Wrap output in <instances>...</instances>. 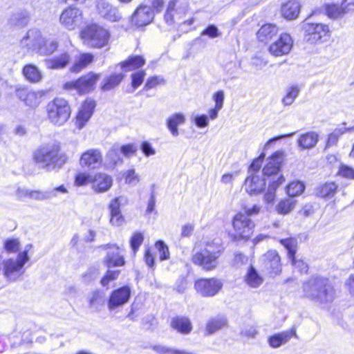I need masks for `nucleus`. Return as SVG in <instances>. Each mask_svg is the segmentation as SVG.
<instances>
[{
    "label": "nucleus",
    "instance_id": "obj_62",
    "mask_svg": "<svg viewBox=\"0 0 354 354\" xmlns=\"http://www.w3.org/2000/svg\"><path fill=\"white\" fill-rule=\"evenodd\" d=\"M136 147L134 144H128L120 147V153L126 157L133 156L136 152Z\"/></svg>",
    "mask_w": 354,
    "mask_h": 354
},
{
    "label": "nucleus",
    "instance_id": "obj_24",
    "mask_svg": "<svg viewBox=\"0 0 354 354\" xmlns=\"http://www.w3.org/2000/svg\"><path fill=\"white\" fill-rule=\"evenodd\" d=\"M112 184L111 176L106 174L97 173L93 176L92 188L97 193L107 192L111 187Z\"/></svg>",
    "mask_w": 354,
    "mask_h": 354
},
{
    "label": "nucleus",
    "instance_id": "obj_11",
    "mask_svg": "<svg viewBox=\"0 0 354 354\" xmlns=\"http://www.w3.org/2000/svg\"><path fill=\"white\" fill-rule=\"evenodd\" d=\"M45 41L39 30L32 28L28 30L20 41L21 47L28 53H39L41 46Z\"/></svg>",
    "mask_w": 354,
    "mask_h": 354
},
{
    "label": "nucleus",
    "instance_id": "obj_2",
    "mask_svg": "<svg viewBox=\"0 0 354 354\" xmlns=\"http://www.w3.org/2000/svg\"><path fill=\"white\" fill-rule=\"evenodd\" d=\"M34 161L46 171L60 168L66 162L65 157L60 153L59 145L48 143L38 147L33 153Z\"/></svg>",
    "mask_w": 354,
    "mask_h": 354
},
{
    "label": "nucleus",
    "instance_id": "obj_45",
    "mask_svg": "<svg viewBox=\"0 0 354 354\" xmlns=\"http://www.w3.org/2000/svg\"><path fill=\"white\" fill-rule=\"evenodd\" d=\"M69 62V55L64 53L59 57L50 59L47 62L48 67L51 68H64Z\"/></svg>",
    "mask_w": 354,
    "mask_h": 354
},
{
    "label": "nucleus",
    "instance_id": "obj_40",
    "mask_svg": "<svg viewBox=\"0 0 354 354\" xmlns=\"http://www.w3.org/2000/svg\"><path fill=\"white\" fill-rule=\"evenodd\" d=\"M104 295L101 291H94L89 296V308L94 310H101L104 305Z\"/></svg>",
    "mask_w": 354,
    "mask_h": 354
},
{
    "label": "nucleus",
    "instance_id": "obj_51",
    "mask_svg": "<svg viewBox=\"0 0 354 354\" xmlns=\"http://www.w3.org/2000/svg\"><path fill=\"white\" fill-rule=\"evenodd\" d=\"M124 178L126 183L131 185H137L140 180V176L136 174L134 169L127 170L124 174Z\"/></svg>",
    "mask_w": 354,
    "mask_h": 354
},
{
    "label": "nucleus",
    "instance_id": "obj_38",
    "mask_svg": "<svg viewBox=\"0 0 354 354\" xmlns=\"http://www.w3.org/2000/svg\"><path fill=\"white\" fill-rule=\"evenodd\" d=\"M285 181V178L283 176H280L276 180L270 182L268 185V191L264 196V200L268 203H272L275 199V191Z\"/></svg>",
    "mask_w": 354,
    "mask_h": 354
},
{
    "label": "nucleus",
    "instance_id": "obj_9",
    "mask_svg": "<svg viewBox=\"0 0 354 354\" xmlns=\"http://www.w3.org/2000/svg\"><path fill=\"white\" fill-rule=\"evenodd\" d=\"M82 11L76 7L69 6L64 9L59 16V23L68 30H75L82 23Z\"/></svg>",
    "mask_w": 354,
    "mask_h": 354
},
{
    "label": "nucleus",
    "instance_id": "obj_17",
    "mask_svg": "<svg viewBox=\"0 0 354 354\" xmlns=\"http://www.w3.org/2000/svg\"><path fill=\"white\" fill-rule=\"evenodd\" d=\"M96 10L102 18L111 22H117L122 19V15L118 9L106 0H97Z\"/></svg>",
    "mask_w": 354,
    "mask_h": 354
},
{
    "label": "nucleus",
    "instance_id": "obj_31",
    "mask_svg": "<svg viewBox=\"0 0 354 354\" xmlns=\"http://www.w3.org/2000/svg\"><path fill=\"white\" fill-rule=\"evenodd\" d=\"M227 324V320L224 316H217L210 319L205 327V334L212 335L216 331L225 327Z\"/></svg>",
    "mask_w": 354,
    "mask_h": 354
},
{
    "label": "nucleus",
    "instance_id": "obj_64",
    "mask_svg": "<svg viewBox=\"0 0 354 354\" xmlns=\"http://www.w3.org/2000/svg\"><path fill=\"white\" fill-rule=\"evenodd\" d=\"M202 35H207L210 38H215L220 36L217 27L214 25L208 26L201 33Z\"/></svg>",
    "mask_w": 354,
    "mask_h": 354
},
{
    "label": "nucleus",
    "instance_id": "obj_60",
    "mask_svg": "<svg viewBox=\"0 0 354 354\" xmlns=\"http://www.w3.org/2000/svg\"><path fill=\"white\" fill-rule=\"evenodd\" d=\"M164 83V80L161 77L159 76H153L147 79V82L145 85V89L149 90L157 85L161 84Z\"/></svg>",
    "mask_w": 354,
    "mask_h": 354
},
{
    "label": "nucleus",
    "instance_id": "obj_44",
    "mask_svg": "<svg viewBox=\"0 0 354 354\" xmlns=\"http://www.w3.org/2000/svg\"><path fill=\"white\" fill-rule=\"evenodd\" d=\"M296 202L293 198L282 200L276 206V210L280 214H287L295 208Z\"/></svg>",
    "mask_w": 354,
    "mask_h": 354
},
{
    "label": "nucleus",
    "instance_id": "obj_1",
    "mask_svg": "<svg viewBox=\"0 0 354 354\" xmlns=\"http://www.w3.org/2000/svg\"><path fill=\"white\" fill-rule=\"evenodd\" d=\"M304 296L323 307L330 304L335 298V290L326 278L313 277L303 283Z\"/></svg>",
    "mask_w": 354,
    "mask_h": 354
},
{
    "label": "nucleus",
    "instance_id": "obj_26",
    "mask_svg": "<svg viewBox=\"0 0 354 354\" xmlns=\"http://www.w3.org/2000/svg\"><path fill=\"white\" fill-rule=\"evenodd\" d=\"M185 122V116L182 113H176L171 115L166 120L167 127L174 137L179 135L178 127Z\"/></svg>",
    "mask_w": 354,
    "mask_h": 354
},
{
    "label": "nucleus",
    "instance_id": "obj_29",
    "mask_svg": "<svg viewBox=\"0 0 354 354\" xmlns=\"http://www.w3.org/2000/svg\"><path fill=\"white\" fill-rule=\"evenodd\" d=\"M319 135L315 131H308L301 134L298 138V145L302 149H311L316 146Z\"/></svg>",
    "mask_w": 354,
    "mask_h": 354
},
{
    "label": "nucleus",
    "instance_id": "obj_28",
    "mask_svg": "<svg viewBox=\"0 0 354 354\" xmlns=\"http://www.w3.org/2000/svg\"><path fill=\"white\" fill-rule=\"evenodd\" d=\"M171 326L173 329L181 334H189L192 330V324L189 318L185 317H176L171 319Z\"/></svg>",
    "mask_w": 354,
    "mask_h": 354
},
{
    "label": "nucleus",
    "instance_id": "obj_35",
    "mask_svg": "<svg viewBox=\"0 0 354 354\" xmlns=\"http://www.w3.org/2000/svg\"><path fill=\"white\" fill-rule=\"evenodd\" d=\"M93 60V55L91 53H82L77 58L75 63L71 68V71L78 73L86 67Z\"/></svg>",
    "mask_w": 354,
    "mask_h": 354
},
{
    "label": "nucleus",
    "instance_id": "obj_16",
    "mask_svg": "<svg viewBox=\"0 0 354 354\" xmlns=\"http://www.w3.org/2000/svg\"><path fill=\"white\" fill-rule=\"evenodd\" d=\"M102 162V152L97 149H88L82 154L80 160V165L90 170L100 168Z\"/></svg>",
    "mask_w": 354,
    "mask_h": 354
},
{
    "label": "nucleus",
    "instance_id": "obj_63",
    "mask_svg": "<svg viewBox=\"0 0 354 354\" xmlns=\"http://www.w3.org/2000/svg\"><path fill=\"white\" fill-rule=\"evenodd\" d=\"M194 122L199 128H205L209 125V117L207 115L202 114L196 115Z\"/></svg>",
    "mask_w": 354,
    "mask_h": 354
},
{
    "label": "nucleus",
    "instance_id": "obj_54",
    "mask_svg": "<svg viewBox=\"0 0 354 354\" xmlns=\"http://www.w3.org/2000/svg\"><path fill=\"white\" fill-rule=\"evenodd\" d=\"M346 133L345 129H335L329 136L327 140L326 147H329L330 146L335 145L337 144L339 138Z\"/></svg>",
    "mask_w": 354,
    "mask_h": 354
},
{
    "label": "nucleus",
    "instance_id": "obj_6",
    "mask_svg": "<svg viewBox=\"0 0 354 354\" xmlns=\"http://www.w3.org/2000/svg\"><path fill=\"white\" fill-rule=\"evenodd\" d=\"M27 251L18 254L16 259H8L3 261V274L10 281L17 280L24 274L23 267L28 261Z\"/></svg>",
    "mask_w": 354,
    "mask_h": 354
},
{
    "label": "nucleus",
    "instance_id": "obj_25",
    "mask_svg": "<svg viewBox=\"0 0 354 354\" xmlns=\"http://www.w3.org/2000/svg\"><path fill=\"white\" fill-rule=\"evenodd\" d=\"M292 336H296V330L295 328L276 333L270 336L268 340V344L272 348H277L289 342Z\"/></svg>",
    "mask_w": 354,
    "mask_h": 354
},
{
    "label": "nucleus",
    "instance_id": "obj_15",
    "mask_svg": "<svg viewBox=\"0 0 354 354\" xmlns=\"http://www.w3.org/2000/svg\"><path fill=\"white\" fill-rule=\"evenodd\" d=\"M283 161V153L277 151L273 153L268 159L262 171V176L271 178V181L276 180L281 174L279 175L281 164Z\"/></svg>",
    "mask_w": 354,
    "mask_h": 354
},
{
    "label": "nucleus",
    "instance_id": "obj_18",
    "mask_svg": "<svg viewBox=\"0 0 354 354\" xmlns=\"http://www.w3.org/2000/svg\"><path fill=\"white\" fill-rule=\"evenodd\" d=\"M292 47V40L290 35L281 34L279 38L269 47L270 53L275 57H280L290 53Z\"/></svg>",
    "mask_w": 354,
    "mask_h": 354
},
{
    "label": "nucleus",
    "instance_id": "obj_32",
    "mask_svg": "<svg viewBox=\"0 0 354 354\" xmlns=\"http://www.w3.org/2000/svg\"><path fill=\"white\" fill-rule=\"evenodd\" d=\"M22 73L26 80L32 83H37L42 79L41 71L32 64L25 65L22 69Z\"/></svg>",
    "mask_w": 354,
    "mask_h": 354
},
{
    "label": "nucleus",
    "instance_id": "obj_27",
    "mask_svg": "<svg viewBox=\"0 0 354 354\" xmlns=\"http://www.w3.org/2000/svg\"><path fill=\"white\" fill-rule=\"evenodd\" d=\"M281 11L284 18L288 20L295 19L299 14V3L296 0L288 1L282 5Z\"/></svg>",
    "mask_w": 354,
    "mask_h": 354
},
{
    "label": "nucleus",
    "instance_id": "obj_52",
    "mask_svg": "<svg viewBox=\"0 0 354 354\" xmlns=\"http://www.w3.org/2000/svg\"><path fill=\"white\" fill-rule=\"evenodd\" d=\"M53 196H55V194H53V192L30 190L29 198L35 200L43 201L52 198Z\"/></svg>",
    "mask_w": 354,
    "mask_h": 354
},
{
    "label": "nucleus",
    "instance_id": "obj_8",
    "mask_svg": "<svg viewBox=\"0 0 354 354\" xmlns=\"http://www.w3.org/2000/svg\"><path fill=\"white\" fill-rule=\"evenodd\" d=\"M305 39L310 44L323 42L328 35L329 27L320 23L305 22L302 26Z\"/></svg>",
    "mask_w": 354,
    "mask_h": 354
},
{
    "label": "nucleus",
    "instance_id": "obj_56",
    "mask_svg": "<svg viewBox=\"0 0 354 354\" xmlns=\"http://www.w3.org/2000/svg\"><path fill=\"white\" fill-rule=\"evenodd\" d=\"M120 270H107L106 274L102 278L100 283L102 286H106L111 281L118 279Z\"/></svg>",
    "mask_w": 354,
    "mask_h": 354
},
{
    "label": "nucleus",
    "instance_id": "obj_41",
    "mask_svg": "<svg viewBox=\"0 0 354 354\" xmlns=\"http://www.w3.org/2000/svg\"><path fill=\"white\" fill-rule=\"evenodd\" d=\"M30 20V13L26 10H19L14 13L10 19L12 24L24 26L28 24Z\"/></svg>",
    "mask_w": 354,
    "mask_h": 354
},
{
    "label": "nucleus",
    "instance_id": "obj_7",
    "mask_svg": "<svg viewBox=\"0 0 354 354\" xmlns=\"http://www.w3.org/2000/svg\"><path fill=\"white\" fill-rule=\"evenodd\" d=\"M234 232L232 236L235 240L248 239L254 226V223L243 213L236 214L232 221Z\"/></svg>",
    "mask_w": 354,
    "mask_h": 354
},
{
    "label": "nucleus",
    "instance_id": "obj_14",
    "mask_svg": "<svg viewBox=\"0 0 354 354\" xmlns=\"http://www.w3.org/2000/svg\"><path fill=\"white\" fill-rule=\"evenodd\" d=\"M131 297V289L125 286L113 290L108 300V308L114 311L127 304Z\"/></svg>",
    "mask_w": 354,
    "mask_h": 354
},
{
    "label": "nucleus",
    "instance_id": "obj_47",
    "mask_svg": "<svg viewBox=\"0 0 354 354\" xmlns=\"http://www.w3.org/2000/svg\"><path fill=\"white\" fill-rule=\"evenodd\" d=\"M286 189L288 195L290 197H294L303 193L305 185L302 182L296 180L289 183Z\"/></svg>",
    "mask_w": 354,
    "mask_h": 354
},
{
    "label": "nucleus",
    "instance_id": "obj_57",
    "mask_svg": "<svg viewBox=\"0 0 354 354\" xmlns=\"http://www.w3.org/2000/svg\"><path fill=\"white\" fill-rule=\"evenodd\" d=\"M127 202V199L124 196H119L111 201L109 205L111 213H120V206Z\"/></svg>",
    "mask_w": 354,
    "mask_h": 354
},
{
    "label": "nucleus",
    "instance_id": "obj_4",
    "mask_svg": "<svg viewBox=\"0 0 354 354\" xmlns=\"http://www.w3.org/2000/svg\"><path fill=\"white\" fill-rule=\"evenodd\" d=\"M110 36L108 30L95 24L86 26L80 32V37L83 43L95 48H102L107 46Z\"/></svg>",
    "mask_w": 354,
    "mask_h": 354
},
{
    "label": "nucleus",
    "instance_id": "obj_12",
    "mask_svg": "<svg viewBox=\"0 0 354 354\" xmlns=\"http://www.w3.org/2000/svg\"><path fill=\"white\" fill-rule=\"evenodd\" d=\"M221 280L216 278L201 279L196 281L194 288L202 297H209L216 295L222 288Z\"/></svg>",
    "mask_w": 354,
    "mask_h": 354
},
{
    "label": "nucleus",
    "instance_id": "obj_43",
    "mask_svg": "<svg viewBox=\"0 0 354 354\" xmlns=\"http://www.w3.org/2000/svg\"><path fill=\"white\" fill-rule=\"evenodd\" d=\"M300 88L297 85H292L287 88L286 94L282 99V104L284 106L291 105L298 97Z\"/></svg>",
    "mask_w": 354,
    "mask_h": 354
},
{
    "label": "nucleus",
    "instance_id": "obj_21",
    "mask_svg": "<svg viewBox=\"0 0 354 354\" xmlns=\"http://www.w3.org/2000/svg\"><path fill=\"white\" fill-rule=\"evenodd\" d=\"M266 188V179L259 172L251 174L245 180V189L250 195H257Z\"/></svg>",
    "mask_w": 354,
    "mask_h": 354
},
{
    "label": "nucleus",
    "instance_id": "obj_3",
    "mask_svg": "<svg viewBox=\"0 0 354 354\" xmlns=\"http://www.w3.org/2000/svg\"><path fill=\"white\" fill-rule=\"evenodd\" d=\"M224 248L218 241H207L205 247L196 252L192 257V262L203 270L209 271L215 269L218 264V258L223 254Z\"/></svg>",
    "mask_w": 354,
    "mask_h": 354
},
{
    "label": "nucleus",
    "instance_id": "obj_37",
    "mask_svg": "<svg viewBox=\"0 0 354 354\" xmlns=\"http://www.w3.org/2000/svg\"><path fill=\"white\" fill-rule=\"evenodd\" d=\"M263 278L259 275L255 268L250 266L245 276V282L251 288H258L263 283Z\"/></svg>",
    "mask_w": 354,
    "mask_h": 354
},
{
    "label": "nucleus",
    "instance_id": "obj_58",
    "mask_svg": "<svg viewBox=\"0 0 354 354\" xmlns=\"http://www.w3.org/2000/svg\"><path fill=\"white\" fill-rule=\"evenodd\" d=\"M338 174L343 178L354 180V169L346 165H341Z\"/></svg>",
    "mask_w": 354,
    "mask_h": 354
},
{
    "label": "nucleus",
    "instance_id": "obj_5",
    "mask_svg": "<svg viewBox=\"0 0 354 354\" xmlns=\"http://www.w3.org/2000/svg\"><path fill=\"white\" fill-rule=\"evenodd\" d=\"M47 118L53 125L61 127L69 119L71 110L68 102L62 97H55L46 105Z\"/></svg>",
    "mask_w": 354,
    "mask_h": 354
},
{
    "label": "nucleus",
    "instance_id": "obj_42",
    "mask_svg": "<svg viewBox=\"0 0 354 354\" xmlns=\"http://www.w3.org/2000/svg\"><path fill=\"white\" fill-rule=\"evenodd\" d=\"M337 189V185L335 183H326L317 187L316 194L323 198H330L335 195Z\"/></svg>",
    "mask_w": 354,
    "mask_h": 354
},
{
    "label": "nucleus",
    "instance_id": "obj_33",
    "mask_svg": "<svg viewBox=\"0 0 354 354\" xmlns=\"http://www.w3.org/2000/svg\"><path fill=\"white\" fill-rule=\"evenodd\" d=\"M265 261L267 268L271 269L273 273L280 272V257L275 250H270L265 254Z\"/></svg>",
    "mask_w": 354,
    "mask_h": 354
},
{
    "label": "nucleus",
    "instance_id": "obj_13",
    "mask_svg": "<svg viewBox=\"0 0 354 354\" xmlns=\"http://www.w3.org/2000/svg\"><path fill=\"white\" fill-rule=\"evenodd\" d=\"M106 250V254L104 258V264L109 268L112 267L122 266L125 261L122 253V249L115 244H106L102 246Z\"/></svg>",
    "mask_w": 354,
    "mask_h": 354
},
{
    "label": "nucleus",
    "instance_id": "obj_48",
    "mask_svg": "<svg viewBox=\"0 0 354 354\" xmlns=\"http://www.w3.org/2000/svg\"><path fill=\"white\" fill-rule=\"evenodd\" d=\"M58 44L56 41L45 39V41L41 44L39 53L41 55H50L56 50Z\"/></svg>",
    "mask_w": 354,
    "mask_h": 354
},
{
    "label": "nucleus",
    "instance_id": "obj_59",
    "mask_svg": "<svg viewBox=\"0 0 354 354\" xmlns=\"http://www.w3.org/2000/svg\"><path fill=\"white\" fill-rule=\"evenodd\" d=\"M145 75H146V73L144 71H139L134 73L131 75V79H132L131 84H132V86L133 87V88L136 89L142 84Z\"/></svg>",
    "mask_w": 354,
    "mask_h": 354
},
{
    "label": "nucleus",
    "instance_id": "obj_36",
    "mask_svg": "<svg viewBox=\"0 0 354 354\" xmlns=\"http://www.w3.org/2000/svg\"><path fill=\"white\" fill-rule=\"evenodd\" d=\"M124 78L122 73L113 74L105 77L101 83V89L104 91H110L118 86Z\"/></svg>",
    "mask_w": 354,
    "mask_h": 354
},
{
    "label": "nucleus",
    "instance_id": "obj_22",
    "mask_svg": "<svg viewBox=\"0 0 354 354\" xmlns=\"http://www.w3.org/2000/svg\"><path fill=\"white\" fill-rule=\"evenodd\" d=\"M281 244L284 246L288 250V255L289 259L292 261V264L297 268L298 270L303 273L307 272L308 271V265L302 260L296 261L295 258V254L296 252V244L297 241L293 238H288L280 240Z\"/></svg>",
    "mask_w": 354,
    "mask_h": 354
},
{
    "label": "nucleus",
    "instance_id": "obj_34",
    "mask_svg": "<svg viewBox=\"0 0 354 354\" xmlns=\"http://www.w3.org/2000/svg\"><path fill=\"white\" fill-rule=\"evenodd\" d=\"M145 59L139 55L131 56L124 62H121L120 66L124 71H133L144 66Z\"/></svg>",
    "mask_w": 354,
    "mask_h": 354
},
{
    "label": "nucleus",
    "instance_id": "obj_19",
    "mask_svg": "<svg viewBox=\"0 0 354 354\" xmlns=\"http://www.w3.org/2000/svg\"><path fill=\"white\" fill-rule=\"evenodd\" d=\"M154 12L151 7L146 5H140L131 16V23L138 26H145L152 22Z\"/></svg>",
    "mask_w": 354,
    "mask_h": 354
},
{
    "label": "nucleus",
    "instance_id": "obj_20",
    "mask_svg": "<svg viewBox=\"0 0 354 354\" xmlns=\"http://www.w3.org/2000/svg\"><path fill=\"white\" fill-rule=\"evenodd\" d=\"M16 95L17 97L21 101L24 102L26 106L30 108H36L41 102L44 92L40 91H35L29 90L26 88H18L16 91Z\"/></svg>",
    "mask_w": 354,
    "mask_h": 354
},
{
    "label": "nucleus",
    "instance_id": "obj_50",
    "mask_svg": "<svg viewBox=\"0 0 354 354\" xmlns=\"http://www.w3.org/2000/svg\"><path fill=\"white\" fill-rule=\"evenodd\" d=\"M93 176L88 173L81 172L78 173L75 176V185L76 186H84L89 183L92 184Z\"/></svg>",
    "mask_w": 354,
    "mask_h": 354
},
{
    "label": "nucleus",
    "instance_id": "obj_53",
    "mask_svg": "<svg viewBox=\"0 0 354 354\" xmlns=\"http://www.w3.org/2000/svg\"><path fill=\"white\" fill-rule=\"evenodd\" d=\"M156 248L158 251L160 261L167 260L169 258V251L167 245L162 241H158L156 243Z\"/></svg>",
    "mask_w": 354,
    "mask_h": 354
},
{
    "label": "nucleus",
    "instance_id": "obj_46",
    "mask_svg": "<svg viewBox=\"0 0 354 354\" xmlns=\"http://www.w3.org/2000/svg\"><path fill=\"white\" fill-rule=\"evenodd\" d=\"M176 5V1L171 0L169 3L166 14L165 15V19L169 25L178 22L177 21L178 19V12L175 10Z\"/></svg>",
    "mask_w": 354,
    "mask_h": 354
},
{
    "label": "nucleus",
    "instance_id": "obj_30",
    "mask_svg": "<svg viewBox=\"0 0 354 354\" xmlns=\"http://www.w3.org/2000/svg\"><path fill=\"white\" fill-rule=\"evenodd\" d=\"M278 33L276 25L267 24L262 26L257 32V38L261 42H268Z\"/></svg>",
    "mask_w": 354,
    "mask_h": 354
},
{
    "label": "nucleus",
    "instance_id": "obj_55",
    "mask_svg": "<svg viewBox=\"0 0 354 354\" xmlns=\"http://www.w3.org/2000/svg\"><path fill=\"white\" fill-rule=\"evenodd\" d=\"M144 240L143 234L140 232H136L130 239V245L133 253L136 254Z\"/></svg>",
    "mask_w": 354,
    "mask_h": 354
},
{
    "label": "nucleus",
    "instance_id": "obj_10",
    "mask_svg": "<svg viewBox=\"0 0 354 354\" xmlns=\"http://www.w3.org/2000/svg\"><path fill=\"white\" fill-rule=\"evenodd\" d=\"M99 78V75L89 73L75 81L66 82L64 88L67 90H75L80 94L92 91Z\"/></svg>",
    "mask_w": 354,
    "mask_h": 354
},
{
    "label": "nucleus",
    "instance_id": "obj_23",
    "mask_svg": "<svg viewBox=\"0 0 354 354\" xmlns=\"http://www.w3.org/2000/svg\"><path fill=\"white\" fill-rule=\"evenodd\" d=\"M95 104L93 100H86L82 104L76 117L75 125L82 129L93 115Z\"/></svg>",
    "mask_w": 354,
    "mask_h": 354
},
{
    "label": "nucleus",
    "instance_id": "obj_61",
    "mask_svg": "<svg viewBox=\"0 0 354 354\" xmlns=\"http://www.w3.org/2000/svg\"><path fill=\"white\" fill-rule=\"evenodd\" d=\"M263 158L264 155H261L259 158L252 162L249 169L250 174L257 173V171L259 172V175L262 174V171H260L259 169L261 167Z\"/></svg>",
    "mask_w": 354,
    "mask_h": 354
},
{
    "label": "nucleus",
    "instance_id": "obj_49",
    "mask_svg": "<svg viewBox=\"0 0 354 354\" xmlns=\"http://www.w3.org/2000/svg\"><path fill=\"white\" fill-rule=\"evenodd\" d=\"M345 12H347L346 9L344 8L342 4L341 6L336 4H332L328 6L326 8V13L330 18H337L340 17L342 15L344 14Z\"/></svg>",
    "mask_w": 354,
    "mask_h": 354
},
{
    "label": "nucleus",
    "instance_id": "obj_39",
    "mask_svg": "<svg viewBox=\"0 0 354 354\" xmlns=\"http://www.w3.org/2000/svg\"><path fill=\"white\" fill-rule=\"evenodd\" d=\"M120 147L118 145H113L106 155V167H113L119 162H122Z\"/></svg>",
    "mask_w": 354,
    "mask_h": 354
}]
</instances>
